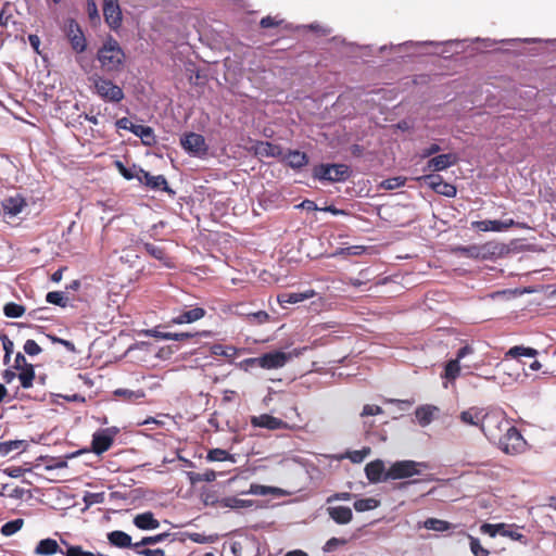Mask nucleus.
Returning a JSON list of instances; mask_svg holds the SVG:
<instances>
[{
  "label": "nucleus",
  "instance_id": "1",
  "mask_svg": "<svg viewBox=\"0 0 556 556\" xmlns=\"http://www.w3.org/2000/svg\"><path fill=\"white\" fill-rule=\"evenodd\" d=\"M97 59L105 72H117L124 63L125 53L115 39L109 38L99 49Z\"/></svg>",
  "mask_w": 556,
  "mask_h": 556
},
{
  "label": "nucleus",
  "instance_id": "2",
  "mask_svg": "<svg viewBox=\"0 0 556 556\" xmlns=\"http://www.w3.org/2000/svg\"><path fill=\"white\" fill-rule=\"evenodd\" d=\"M301 353V350L296 349L291 352L273 351L258 357L248 358L244 363L251 368L278 369L283 367L293 357L300 356Z\"/></svg>",
  "mask_w": 556,
  "mask_h": 556
},
{
  "label": "nucleus",
  "instance_id": "3",
  "mask_svg": "<svg viewBox=\"0 0 556 556\" xmlns=\"http://www.w3.org/2000/svg\"><path fill=\"white\" fill-rule=\"evenodd\" d=\"M88 81L93 88L94 93L106 102L118 103L125 97L124 91L119 86L103 76L93 74L88 77Z\"/></svg>",
  "mask_w": 556,
  "mask_h": 556
},
{
  "label": "nucleus",
  "instance_id": "4",
  "mask_svg": "<svg viewBox=\"0 0 556 556\" xmlns=\"http://www.w3.org/2000/svg\"><path fill=\"white\" fill-rule=\"evenodd\" d=\"M429 468L430 466L427 463L415 460H399L389 467V469L386 471L383 480L410 478L421 475L422 470H427Z\"/></svg>",
  "mask_w": 556,
  "mask_h": 556
},
{
  "label": "nucleus",
  "instance_id": "5",
  "mask_svg": "<svg viewBox=\"0 0 556 556\" xmlns=\"http://www.w3.org/2000/svg\"><path fill=\"white\" fill-rule=\"evenodd\" d=\"M509 426L510 422L504 417L503 413H488L482 422L481 431L490 442L496 444Z\"/></svg>",
  "mask_w": 556,
  "mask_h": 556
},
{
  "label": "nucleus",
  "instance_id": "6",
  "mask_svg": "<svg viewBox=\"0 0 556 556\" xmlns=\"http://www.w3.org/2000/svg\"><path fill=\"white\" fill-rule=\"evenodd\" d=\"M350 168L345 164H320L314 168L313 176L319 180L344 181L350 177Z\"/></svg>",
  "mask_w": 556,
  "mask_h": 556
},
{
  "label": "nucleus",
  "instance_id": "7",
  "mask_svg": "<svg viewBox=\"0 0 556 556\" xmlns=\"http://www.w3.org/2000/svg\"><path fill=\"white\" fill-rule=\"evenodd\" d=\"M496 445L506 454H517L523 451L526 441L520 432L510 425Z\"/></svg>",
  "mask_w": 556,
  "mask_h": 556
},
{
  "label": "nucleus",
  "instance_id": "8",
  "mask_svg": "<svg viewBox=\"0 0 556 556\" xmlns=\"http://www.w3.org/2000/svg\"><path fill=\"white\" fill-rule=\"evenodd\" d=\"M421 179L438 194H442L447 198H454L457 193L456 187L450 182L444 181L440 175L429 174L425 175Z\"/></svg>",
  "mask_w": 556,
  "mask_h": 556
},
{
  "label": "nucleus",
  "instance_id": "9",
  "mask_svg": "<svg viewBox=\"0 0 556 556\" xmlns=\"http://www.w3.org/2000/svg\"><path fill=\"white\" fill-rule=\"evenodd\" d=\"M103 16L110 28L121 27L123 15L118 0H103Z\"/></svg>",
  "mask_w": 556,
  "mask_h": 556
},
{
  "label": "nucleus",
  "instance_id": "10",
  "mask_svg": "<svg viewBox=\"0 0 556 556\" xmlns=\"http://www.w3.org/2000/svg\"><path fill=\"white\" fill-rule=\"evenodd\" d=\"M180 142L182 148L193 155H203L207 151L205 139L200 134L189 132L181 138Z\"/></svg>",
  "mask_w": 556,
  "mask_h": 556
},
{
  "label": "nucleus",
  "instance_id": "11",
  "mask_svg": "<svg viewBox=\"0 0 556 556\" xmlns=\"http://www.w3.org/2000/svg\"><path fill=\"white\" fill-rule=\"evenodd\" d=\"M136 179L153 190H162L172 194L174 193V191L168 187L167 180L163 175L153 176L143 169H139L136 175Z\"/></svg>",
  "mask_w": 556,
  "mask_h": 556
},
{
  "label": "nucleus",
  "instance_id": "12",
  "mask_svg": "<svg viewBox=\"0 0 556 556\" xmlns=\"http://www.w3.org/2000/svg\"><path fill=\"white\" fill-rule=\"evenodd\" d=\"M458 162V156L455 153H444L431 157L427 163V169L432 172L444 170Z\"/></svg>",
  "mask_w": 556,
  "mask_h": 556
},
{
  "label": "nucleus",
  "instance_id": "13",
  "mask_svg": "<svg viewBox=\"0 0 556 556\" xmlns=\"http://www.w3.org/2000/svg\"><path fill=\"white\" fill-rule=\"evenodd\" d=\"M515 225V222L513 219H505V220H491V219H484V220H477L472 222L471 226L480 231H504L510 228Z\"/></svg>",
  "mask_w": 556,
  "mask_h": 556
},
{
  "label": "nucleus",
  "instance_id": "14",
  "mask_svg": "<svg viewBox=\"0 0 556 556\" xmlns=\"http://www.w3.org/2000/svg\"><path fill=\"white\" fill-rule=\"evenodd\" d=\"M67 37L72 45V48L78 52L81 53L86 50V38L79 27V25L71 21L67 26Z\"/></svg>",
  "mask_w": 556,
  "mask_h": 556
},
{
  "label": "nucleus",
  "instance_id": "15",
  "mask_svg": "<svg viewBox=\"0 0 556 556\" xmlns=\"http://www.w3.org/2000/svg\"><path fill=\"white\" fill-rule=\"evenodd\" d=\"M486 414L488 413H484V410L482 408L470 407V408H468L466 410H463L459 414V420L464 425L479 427L481 429L482 428V422H483L484 417L486 416Z\"/></svg>",
  "mask_w": 556,
  "mask_h": 556
},
{
  "label": "nucleus",
  "instance_id": "16",
  "mask_svg": "<svg viewBox=\"0 0 556 556\" xmlns=\"http://www.w3.org/2000/svg\"><path fill=\"white\" fill-rule=\"evenodd\" d=\"M251 424L254 427L266 428L269 430L283 429L287 427V424L283 420L267 414L253 416L251 419Z\"/></svg>",
  "mask_w": 556,
  "mask_h": 556
},
{
  "label": "nucleus",
  "instance_id": "17",
  "mask_svg": "<svg viewBox=\"0 0 556 556\" xmlns=\"http://www.w3.org/2000/svg\"><path fill=\"white\" fill-rule=\"evenodd\" d=\"M491 250L492 245L490 243L482 245L472 244L467 247H459L457 249L462 255L471 258H486L490 254L493 253Z\"/></svg>",
  "mask_w": 556,
  "mask_h": 556
},
{
  "label": "nucleus",
  "instance_id": "18",
  "mask_svg": "<svg viewBox=\"0 0 556 556\" xmlns=\"http://www.w3.org/2000/svg\"><path fill=\"white\" fill-rule=\"evenodd\" d=\"M327 513L338 525H348L353 518L352 509L348 506H329Z\"/></svg>",
  "mask_w": 556,
  "mask_h": 556
},
{
  "label": "nucleus",
  "instance_id": "19",
  "mask_svg": "<svg viewBox=\"0 0 556 556\" xmlns=\"http://www.w3.org/2000/svg\"><path fill=\"white\" fill-rule=\"evenodd\" d=\"M205 315V309L202 307H193L184 312H180L177 316L173 317L172 323L181 325V324H191Z\"/></svg>",
  "mask_w": 556,
  "mask_h": 556
},
{
  "label": "nucleus",
  "instance_id": "20",
  "mask_svg": "<svg viewBox=\"0 0 556 556\" xmlns=\"http://www.w3.org/2000/svg\"><path fill=\"white\" fill-rule=\"evenodd\" d=\"M132 522L138 529L144 531L154 530L160 527V521L155 519L151 511L136 515Z\"/></svg>",
  "mask_w": 556,
  "mask_h": 556
},
{
  "label": "nucleus",
  "instance_id": "21",
  "mask_svg": "<svg viewBox=\"0 0 556 556\" xmlns=\"http://www.w3.org/2000/svg\"><path fill=\"white\" fill-rule=\"evenodd\" d=\"M255 152L262 157H283V149L268 141H261L256 144Z\"/></svg>",
  "mask_w": 556,
  "mask_h": 556
},
{
  "label": "nucleus",
  "instance_id": "22",
  "mask_svg": "<svg viewBox=\"0 0 556 556\" xmlns=\"http://www.w3.org/2000/svg\"><path fill=\"white\" fill-rule=\"evenodd\" d=\"M108 541L111 545L118 548H132L135 543L131 542V536L121 530H115L108 533Z\"/></svg>",
  "mask_w": 556,
  "mask_h": 556
},
{
  "label": "nucleus",
  "instance_id": "23",
  "mask_svg": "<svg viewBox=\"0 0 556 556\" xmlns=\"http://www.w3.org/2000/svg\"><path fill=\"white\" fill-rule=\"evenodd\" d=\"M365 472L370 482H379L384 478L386 470L382 460H374L366 465Z\"/></svg>",
  "mask_w": 556,
  "mask_h": 556
},
{
  "label": "nucleus",
  "instance_id": "24",
  "mask_svg": "<svg viewBox=\"0 0 556 556\" xmlns=\"http://www.w3.org/2000/svg\"><path fill=\"white\" fill-rule=\"evenodd\" d=\"M282 160L287 161L288 165L293 169H301L308 163L306 153L299 150H289L288 153H283Z\"/></svg>",
  "mask_w": 556,
  "mask_h": 556
},
{
  "label": "nucleus",
  "instance_id": "25",
  "mask_svg": "<svg viewBox=\"0 0 556 556\" xmlns=\"http://www.w3.org/2000/svg\"><path fill=\"white\" fill-rule=\"evenodd\" d=\"M113 443V438L105 432H96L92 438V450L100 455L108 451Z\"/></svg>",
  "mask_w": 556,
  "mask_h": 556
},
{
  "label": "nucleus",
  "instance_id": "26",
  "mask_svg": "<svg viewBox=\"0 0 556 556\" xmlns=\"http://www.w3.org/2000/svg\"><path fill=\"white\" fill-rule=\"evenodd\" d=\"M113 395L115 397L122 399L125 402L135 403L137 401L144 399L146 392L141 389L129 390V389L119 388V389L114 390Z\"/></svg>",
  "mask_w": 556,
  "mask_h": 556
},
{
  "label": "nucleus",
  "instance_id": "27",
  "mask_svg": "<svg viewBox=\"0 0 556 556\" xmlns=\"http://www.w3.org/2000/svg\"><path fill=\"white\" fill-rule=\"evenodd\" d=\"M438 412V407L432 405H424L416 409L415 415L418 424L421 427H426L433 420L434 413Z\"/></svg>",
  "mask_w": 556,
  "mask_h": 556
},
{
  "label": "nucleus",
  "instance_id": "28",
  "mask_svg": "<svg viewBox=\"0 0 556 556\" xmlns=\"http://www.w3.org/2000/svg\"><path fill=\"white\" fill-rule=\"evenodd\" d=\"M59 551L60 549H59L58 542L55 540L49 538V539H43L38 542V544L35 548V554L41 555V556H50V555L55 554Z\"/></svg>",
  "mask_w": 556,
  "mask_h": 556
},
{
  "label": "nucleus",
  "instance_id": "29",
  "mask_svg": "<svg viewBox=\"0 0 556 556\" xmlns=\"http://www.w3.org/2000/svg\"><path fill=\"white\" fill-rule=\"evenodd\" d=\"M132 134L139 137L143 144L152 146L155 143L154 131L151 127L144 125H135Z\"/></svg>",
  "mask_w": 556,
  "mask_h": 556
},
{
  "label": "nucleus",
  "instance_id": "30",
  "mask_svg": "<svg viewBox=\"0 0 556 556\" xmlns=\"http://www.w3.org/2000/svg\"><path fill=\"white\" fill-rule=\"evenodd\" d=\"M314 295V291L309 292H292V293H283L278 295V302L282 304H296L306 299H309Z\"/></svg>",
  "mask_w": 556,
  "mask_h": 556
},
{
  "label": "nucleus",
  "instance_id": "31",
  "mask_svg": "<svg viewBox=\"0 0 556 556\" xmlns=\"http://www.w3.org/2000/svg\"><path fill=\"white\" fill-rule=\"evenodd\" d=\"M460 361L455 358L451 359L445 365L442 378L446 379L448 382H454L460 376Z\"/></svg>",
  "mask_w": 556,
  "mask_h": 556
},
{
  "label": "nucleus",
  "instance_id": "32",
  "mask_svg": "<svg viewBox=\"0 0 556 556\" xmlns=\"http://www.w3.org/2000/svg\"><path fill=\"white\" fill-rule=\"evenodd\" d=\"M25 202L22 198H9L3 202V210L7 215L16 216L22 213Z\"/></svg>",
  "mask_w": 556,
  "mask_h": 556
},
{
  "label": "nucleus",
  "instance_id": "33",
  "mask_svg": "<svg viewBox=\"0 0 556 556\" xmlns=\"http://www.w3.org/2000/svg\"><path fill=\"white\" fill-rule=\"evenodd\" d=\"M219 505L222 507H227L231 509H241L245 507H251L253 505V502L248 500H241L236 496H229L222 498L219 501Z\"/></svg>",
  "mask_w": 556,
  "mask_h": 556
},
{
  "label": "nucleus",
  "instance_id": "34",
  "mask_svg": "<svg viewBox=\"0 0 556 556\" xmlns=\"http://www.w3.org/2000/svg\"><path fill=\"white\" fill-rule=\"evenodd\" d=\"M380 501L374 498V497H367V498H358L354 502V508L358 513H364L368 510L376 509L379 507Z\"/></svg>",
  "mask_w": 556,
  "mask_h": 556
},
{
  "label": "nucleus",
  "instance_id": "35",
  "mask_svg": "<svg viewBox=\"0 0 556 556\" xmlns=\"http://www.w3.org/2000/svg\"><path fill=\"white\" fill-rule=\"evenodd\" d=\"M538 351L533 348H526V346H522V345H515L513 348H510L507 352H506V356L507 357H513V358H516V357H519V356H527V357H535L538 355Z\"/></svg>",
  "mask_w": 556,
  "mask_h": 556
},
{
  "label": "nucleus",
  "instance_id": "36",
  "mask_svg": "<svg viewBox=\"0 0 556 556\" xmlns=\"http://www.w3.org/2000/svg\"><path fill=\"white\" fill-rule=\"evenodd\" d=\"M170 533L164 532L156 535L144 536L139 542H136L134 547H147L149 545H154L170 538Z\"/></svg>",
  "mask_w": 556,
  "mask_h": 556
},
{
  "label": "nucleus",
  "instance_id": "37",
  "mask_svg": "<svg viewBox=\"0 0 556 556\" xmlns=\"http://www.w3.org/2000/svg\"><path fill=\"white\" fill-rule=\"evenodd\" d=\"M422 527L428 530L443 532L451 529V523L437 518H428L422 522Z\"/></svg>",
  "mask_w": 556,
  "mask_h": 556
},
{
  "label": "nucleus",
  "instance_id": "38",
  "mask_svg": "<svg viewBox=\"0 0 556 556\" xmlns=\"http://www.w3.org/2000/svg\"><path fill=\"white\" fill-rule=\"evenodd\" d=\"M18 379L21 381V386L24 389H29L33 387V381L35 379V369L34 366H26L25 368L20 370Z\"/></svg>",
  "mask_w": 556,
  "mask_h": 556
},
{
  "label": "nucleus",
  "instance_id": "39",
  "mask_svg": "<svg viewBox=\"0 0 556 556\" xmlns=\"http://www.w3.org/2000/svg\"><path fill=\"white\" fill-rule=\"evenodd\" d=\"M23 525L24 520L21 518L8 521L1 527V533L4 536H11L15 534L17 531H20Z\"/></svg>",
  "mask_w": 556,
  "mask_h": 556
},
{
  "label": "nucleus",
  "instance_id": "40",
  "mask_svg": "<svg viewBox=\"0 0 556 556\" xmlns=\"http://www.w3.org/2000/svg\"><path fill=\"white\" fill-rule=\"evenodd\" d=\"M3 313L9 318H18L25 313V307L14 302L7 303Z\"/></svg>",
  "mask_w": 556,
  "mask_h": 556
},
{
  "label": "nucleus",
  "instance_id": "41",
  "mask_svg": "<svg viewBox=\"0 0 556 556\" xmlns=\"http://www.w3.org/2000/svg\"><path fill=\"white\" fill-rule=\"evenodd\" d=\"M46 301L50 304H54L61 307H65L67 305V298L64 295L62 291H51L46 295Z\"/></svg>",
  "mask_w": 556,
  "mask_h": 556
},
{
  "label": "nucleus",
  "instance_id": "42",
  "mask_svg": "<svg viewBox=\"0 0 556 556\" xmlns=\"http://www.w3.org/2000/svg\"><path fill=\"white\" fill-rule=\"evenodd\" d=\"M62 544L66 547V549L60 552L65 556H91V552L84 551L79 545H71L66 541H62Z\"/></svg>",
  "mask_w": 556,
  "mask_h": 556
},
{
  "label": "nucleus",
  "instance_id": "43",
  "mask_svg": "<svg viewBox=\"0 0 556 556\" xmlns=\"http://www.w3.org/2000/svg\"><path fill=\"white\" fill-rule=\"evenodd\" d=\"M23 445H24V441H20V440H11V441L1 442L0 443V455L7 456L12 451L18 450Z\"/></svg>",
  "mask_w": 556,
  "mask_h": 556
},
{
  "label": "nucleus",
  "instance_id": "44",
  "mask_svg": "<svg viewBox=\"0 0 556 556\" xmlns=\"http://www.w3.org/2000/svg\"><path fill=\"white\" fill-rule=\"evenodd\" d=\"M406 178L402 176L391 177L388 179H384L381 182V188L384 190H394L405 185Z\"/></svg>",
  "mask_w": 556,
  "mask_h": 556
},
{
  "label": "nucleus",
  "instance_id": "45",
  "mask_svg": "<svg viewBox=\"0 0 556 556\" xmlns=\"http://www.w3.org/2000/svg\"><path fill=\"white\" fill-rule=\"evenodd\" d=\"M207 459L211 462L233 460V457L225 450L213 448L207 453Z\"/></svg>",
  "mask_w": 556,
  "mask_h": 556
},
{
  "label": "nucleus",
  "instance_id": "46",
  "mask_svg": "<svg viewBox=\"0 0 556 556\" xmlns=\"http://www.w3.org/2000/svg\"><path fill=\"white\" fill-rule=\"evenodd\" d=\"M370 454L369 447H364L358 451L348 452L345 457L349 458L352 463L359 464L362 463L368 455Z\"/></svg>",
  "mask_w": 556,
  "mask_h": 556
},
{
  "label": "nucleus",
  "instance_id": "47",
  "mask_svg": "<svg viewBox=\"0 0 556 556\" xmlns=\"http://www.w3.org/2000/svg\"><path fill=\"white\" fill-rule=\"evenodd\" d=\"M142 248L149 253L152 257L162 261L165 257V252L162 248L154 245L152 243L142 242Z\"/></svg>",
  "mask_w": 556,
  "mask_h": 556
},
{
  "label": "nucleus",
  "instance_id": "48",
  "mask_svg": "<svg viewBox=\"0 0 556 556\" xmlns=\"http://www.w3.org/2000/svg\"><path fill=\"white\" fill-rule=\"evenodd\" d=\"M116 167L118 168L121 175L127 180L136 178V175L138 174L139 169H140L136 165L128 168V167L124 166V164L119 161L116 162Z\"/></svg>",
  "mask_w": 556,
  "mask_h": 556
},
{
  "label": "nucleus",
  "instance_id": "49",
  "mask_svg": "<svg viewBox=\"0 0 556 556\" xmlns=\"http://www.w3.org/2000/svg\"><path fill=\"white\" fill-rule=\"evenodd\" d=\"M470 549L475 556H488L489 552L485 549L477 538L469 535Z\"/></svg>",
  "mask_w": 556,
  "mask_h": 556
},
{
  "label": "nucleus",
  "instance_id": "50",
  "mask_svg": "<svg viewBox=\"0 0 556 556\" xmlns=\"http://www.w3.org/2000/svg\"><path fill=\"white\" fill-rule=\"evenodd\" d=\"M276 489L271 486L261 485V484H251L248 493L254 495H268L275 493Z\"/></svg>",
  "mask_w": 556,
  "mask_h": 556
},
{
  "label": "nucleus",
  "instance_id": "51",
  "mask_svg": "<svg viewBox=\"0 0 556 556\" xmlns=\"http://www.w3.org/2000/svg\"><path fill=\"white\" fill-rule=\"evenodd\" d=\"M24 351L29 356H35L41 353V348L37 344L35 340L28 339L24 343Z\"/></svg>",
  "mask_w": 556,
  "mask_h": 556
},
{
  "label": "nucleus",
  "instance_id": "52",
  "mask_svg": "<svg viewBox=\"0 0 556 556\" xmlns=\"http://www.w3.org/2000/svg\"><path fill=\"white\" fill-rule=\"evenodd\" d=\"M134 552L140 556H164V551L161 548L134 547Z\"/></svg>",
  "mask_w": 556,
  "mask_h": 556
},
{
  "label": "nucleus",
  "instance_id": "53",
  "mask_svg": "<svg viewBox=\"0 0 556 556\" xmlns=\"http://www.w3.org/2000/svg\"><path fill=\"white\" fill-rule=\"evenodd\" d=\"M87 12L91 22L96 23L100 21L98 7L93 0H87Z\"/></svg>",
  "mask_w": 556,
  "mask_h": 556
},
{
  "label": "nucleus",
  "instance_id": "54",
  "mask_svg": "<svg viewBox=\"0 0 556 556\" xmlns=\"http://www.w3.org/2000/svg\"><path fill=\"white\" fill-rule=\"evenodd\" d=\"M383 413V409L378 406V405H370V404H366L364 407H363V410L361 413V416L362 417H367V416H375V415H380Z\"/></svg>",
  "mask_w": 556,
  "mask_h": 556
},
{
  "label": "nucleus",
  "instance_id": "55",
  "mask_svg": "<svg viewBox=\"0 0 556 556\" xmlns=\"http://www.w3.org/2000/svg\"><path fill=\"white\" fill-rule=\"evenodd\" d=\"M346 543L345 539H339V538H331L328 540L324 546L325 552H332L334 551L339 545H344Z\"/></svg>",
  "mask_w": 556,
  "mask_h": 556
},
{
  "label": "nucleus",
  "instance_id": "56",
  "mask_svg": "<svg viewBox=\"0 0 556 556\" xmlns=\"http://www.w3.org/2000/svg\"><path fill=\"white\" fill-rule=\"evenodd\" d=\"M481 530L484 533H489L491 536H495L497 533H501L502 530H504V525L494 526V525L485 523L481 527Z\"/></svg>",
  "mask_w": 556,
  "mask_h": 556
},
{
  "label": "nucleus",
  "instance_id": "57",
  "mask_svg": "<svg viewBox=\"0 0 556 556\" xmlns=\"http://www.w3.org/2000/svg\"><path fill=\"white\" fill-rule=\"evenodd\" d=\"M193 336L194 334H192L190 332H179V333L166 332V334L162 336V339L181 341V340L191 338Z\"/></svg>",
  "mask_w": 556,
  "mask_h": 556
},
{
  "label": "nucleus",
  "instance_id": "58",
  "mask_svg": "<svg viewBox=\"0 0 556 556\" xmlns=\"http://www.w3.org/2000/svg\"><path fill=\"white\" fill-rule=\"evenodd\" d=\"M354 495L349 492H340L334 493L327 498V503H332L334 501H350Z\"/></svg>",
  "mask_w": 556,
  "mask_h": 556
},
{
  "label": "nucleus",
  "instance_id": "59",
  "mask_svg": "<svg viewBox=\"0 0 556 556\" xmlns=\"http://www.w3.org/2000/svg\"><path fill=\"white\" fill-rule=\"evenodd\" d=\"M31 364L27 363V359L26 357L21 353L18 352L15 356V361H14V369L16 370H21L23 368H25L26 366H30Z\"/></svg>",
  "mask_w": 556,
  "mask_h": 556
},
{
  "label": "nucleus",
  "instance_id": "60",
  "mask_svg": "<svg viewBox=\"0 0 556 556\" xmlns=\"http://www.w3.org/2000/svg\"><path fill=\"white\" fill-rule=\"evenodd\" d=\"M363 247H349V248H342L340 249L337 254L340 255H357L363 251Z\"/></svg>",
  "mask_w": 556,
  "mask_h": 556
},
{
  "label": "nucleus",
  "instance_id": "61",
  "mask_svg": "<svg viewBox=\"0 0 556 556\" xmlns=\"http://www.w3.org/2000/svg\"><path fill=\"white\" fill-rule=\"evenodd\" d=\"M0 340L2 342V346H3V351L4 353H13V349H14V343L13 341L7 336V334H1L0 336Z\"/></svg>",
  "mask_w": 556,
  "mask_h": 556
},
{
  "label": "nucleus",
  "instance_id": "62",
  "mask_svg": "<svg viewBox=\"0 0 556 556\" xmlns=\"http://www.w3.org/2000/svg\"><path fill=\"white\" fill-rule=\"evenodd\" d=\"M281 23V21H278L276 17L271 16H265L261 20V26L263 28H269L274 26H278Z\"/></svg>",
  "mask_w": 556,
  "mask_h": 556
},
{
  "label": "nucleus",
  "instance_id": "63",
  "mask_svg": "<svg viewBox=\"0 0 556 556\" xmlns=\"http://www.w3.org/2000/svg\"><path fill=\"white\" fill-rule=\"evenodd\" d=\"M136 124H132L127 117H122L116 122V127L119 129H126L132 132Z\"/></svg>",
  "mask_w": 556,
  "mask_h": 556
},
{
  "label": "nucleus",
  "instance_id": "64",
  "mask_svg": "<svg viewBox=\"0 0 556 556\" xmlns=\"http://www.w3.org/2000/svg\"><path fill=\"white\" fill-rule=\"evenodd\" d=\"M441 151V147L438 143H431L428 148H426L422 153L421 157H429L433 154H437Z\"/></svg>",
  "mask_w": 556,
  "mask_h": 556
}]
</instances>
